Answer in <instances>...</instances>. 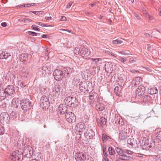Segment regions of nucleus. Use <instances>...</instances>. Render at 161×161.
Masks as SVG:
<instances>
[{"mask_svg": "<svg viewBox=\"0 0 161 161\" xmlns=\"http://www.w3.org/2000/svg\"><path fill=\"white\" fill-rule=\"evenodd\" d=\"M65 104L70 107H76L79 104L78 99L70 96H66L64 99Z\"/></svg>", "mask_w": 161, "mask_h": 161, "instance_id": "obj_1", "label": "nucleus"}, {"mask_svg": "<svg viewBox=\"0 0 161 161\" xmlns=\"http://www.w3.org/2000/svg\"><path fill=\"white\" fill-rule=\"evenodd\" d=\"M65 87V84L64 82L58 83L56 87L53 89V96L57 98L59 97L60 95L63 93V88Z\"/></svg>", "mask_w": 161, "mask_h": 161, "instance_id": "obj_2", "label": "nucleus"}, {"mask_svg": "<svg viewBox=\"0 0 161 161\" xmlns=\"http://www.w3.org/2000/svg\"><path fill=\"white\" fill-rule=\"evenodd\" d=\"M33 150L32 147L29 145L25 147L23 150L22 155L24 157L30 158L33 154Z\"/></svg>", "mask_w": 161, "mask_h": 161, "instance_id": "obj_3", "label": "nucleus"}, {"mask_svg": "<svg viewBox=\"0 0 161 161\" xmlns=\"http://www.w3.org/2000/svg\"><path fill=\"white\" fill-rule=\"evenodd\" d=\"M86 126L84 123H79L77 124L75 127L76 130V133L78 136V137L80 138L81 135L85 130Z\"/></svg>", "mask_w": 161, "mask_h": 161, "instance_id": "obj_4", "label": "nucleus"}, {"mask_svg": "<svg viewBox=\"0 0 161 161\" xmlns=\"http://www.w3.org/2000/svg\"><path fill=\"white\" fill-rule=\"evenodd\" d=\"M40 103L43 109L48 108L50 105V103L47 97L44 95L42 96L40 100Z\"/></svg>", "mask_w": 161, "mask_h": 161, "instance_id": "obj_5", "label": "nucleus"}, {"mask_svg": "<svg viewBox=\"0 0 161 161\" xmlns=\"http://www.w3.org/2000/svg\"><path fill=\"white\" fill-rule=\"evenodd\" d=\"M23 157V156L21 153H19L18 150H16L12 153L9 159L12 161H21Z\"/></svg>", "mask_w": 161, "mask_h": 161, "instance_id": "obj_6", "label": "nucleus"}, {"mask_svg": "<svg viewBox=\"0 0 161 161\" xmlns=\"http://www.w3.org/2000/svg\"><path fill=\"white\" fill-rule=\"evenodd\" d=\"M21 107L24 111H26L27 110L31 108V103L28 99H23L20 103Z\"/></svg>", "mask_w": 161, "mask_h": 161, "instance_id": "obj_7", "label": "nucleus"}, {"mask_svg": "<svg viewBox=\"0 0 161 161\" xmlns=\"http://www.w3.org/2000/svg\"><path fill=\"white\" fill-rule=\"evenodd\" d=\"M10 117L7 112H2L0 115V122L2 124L9 123Z\"/></svg>", "mask_w": 161, "mask_h": 161, "instance_id": "obj_8", "label": "nucleus"}, {"mask_svg": "<svg viewBox=\"0 0 161 161\" xmlns=\"http://www.w3.org/2000/svg\"><path fill=\"white\" fill-rule=\"evenodd\" d=\"M65 118L67 121L69 123H72L75 121V116L74 113H73L72 112H66Z\"/></svg>", "mask_w": 161, "mask_h": 161, "instance_id": "obj_9", "label": "nucleus"}, {"mask_svg": "<svg viewBox=\"0 0 161 161\" xmlns=\"http://www.w3.org/2000/svg\"><path fill=\"white\" fill-rule=\"evenodd\" d=\"M63 73L61 70L56 69L53 72V75L55 79L56 80H59L63 78Z\"/></svg>", "mask_w": 161, "mask_h": 161, "instance_id": "obj_10", "label": "nucleus"}, {"mask_svg": "<svg viewBox=\"0 0 161 161\" xmlns=\"http://www.w3.org/2000/svg\"><path fill=\"white\" fill-rule=\"evenodd\" d=\"M75 158L76 161H84L86 159V157L83 153L78 152L75 155Z\"/></svg>", "mask_w": 161, "mask_h": 161, "instance_id": "obj_11", "label": "nucleus"}, {"mask_svg": "<svg viewBox=\"0 0 161 161\" xmlns=\"http://www.w3.org/2000/svg\"><path fill=\"white\" fill-rule=\"evenodd\" d=\"M129 136V132H127V130L124 129L119 133V139L123 140L127 138Z\"/></svg>", "mask_w": 161, "mask_h": 161, "instance_id": "obj_12", "label": "nucleus"}, {"mask_svg": "<svg viewBox=\"0 0 161 161\" xmlns=\"http://www.w3.org/2000/svg\"><path fill=\"white\" fill-rule=\"evenodd\" d=\"M145 92L146 88L144 86L140 85L136 89V95L141 96L144 95Z\"/></svg>", "mask_w": 161, "mask_h": 161, "instance_id": "obj_13", "label": "nucleus"}, {"mask_svg": "<svg viewBox=\"0 0 161 161\" xmlns=\"http://www.w3.org/2000/svg\"><path fill=\"white\" fill-rule=\"evenodd\" d=\"M7 96H11L15 92V88L13 86L8 85L5 89Z\"/></svg>", "mask_w": 161, "mask_h": 161, "instance_id": "obj_14", "label": "nucleus"}, {"mask_svg": "<svg viewBox=\"0 0 161 161\" xmlns=\"http://www.w3.org/2000/svg\"><path fill=\"white\" fill-rule=\"evenodd\" d=\"M112 63H106L105 65V69L108 73L110 74L112 73L114 71V68Z\"/></svg>", "mask_w": 161, "mask_h": 161, "instance_id": "obj_15", "label": "nucleus"}, {"mask_svg": "<svg viewBox=\"0 0 161 161\" xmlns=\"http://www.w3.org/2000/svg\"><path fill=\"white\" fill-rule=\"evenodd\" d=\"M80 53L83 57L86 58L89 55L90 52L88 51V49L85 47L80 49Z\"/></svg>", "mask_w": 161, "mask_h": 161, "instance_id": "obj_16", "label": "nucleus"}, {"mask_svg": "<svg viewBox=\"0 0 161 161\" xmlns=\"http://www.w3.org/2000/svg\"><path fill=\"white\" fill-rule=\"evenodd\" d=\"M67 108L65 105L61 104L58 108V112L60 114H63L67 112Z\"/></svg>", "mask_w": 161, "mask_h": 161, "instance_id": "obj_17", "label": "nucleus"}, {"mask_svg": "<svg viewBox=\"0 0 161 161\" xmlns=\"http://www.w3.org/2000/svg\"><path fill=\"white\" fill-rule=\"evenodd\" d=\"M86 136L88 137L89 139H92L95 136V133L94 131L91 128H89L87 129L86 132Z\"/></svg>", "mask_w": 161, "mask_h": 161, "instance_id": "obj_18", "label": "nucleus"}, {"mask_svg": "<svg viewBox=\"0 0 161 161\" xmlns=\"http://www.w3.org/2000/svg\"><path fill=\"white\" fill-rule=\"evenodd\" d=\"M97 120L102 127L105 125L107 122V119L103 117H100V119H97Z\"/></svg>", "mask_w": 161, "mask_h": 161, "instance_id": "obj_19", "label": "nucleus"}, {"mask_svg": "<svg viewBox=\"0 0 161 161\" xmlns=\"http://www.w3.org/2000/svg\"><path fill=\"white\" fill-rule=\"evenodd\" d=\"M99 97L98 95L96 92H90L89 95V98L92 102H93L96 98Z\"/></svg>", "mask_w": 161, "mask_h": 161, "instance_id": "obj_20", "label": "nucleus"}, {"mask_svg": "<svg viewBox=\"0 0 161 161\" xmlns=\"http://www.w3.org/2000/svg\"><path fill=\"white\" fill-rule=\"evenodd\" d=\"M5 91V89H0V99L1 100H4L6 96H7V94Z\"/></svg>", "mask_w": 161, "mask_h": 161, "instance_id": "obj_21", "label": "nucleus"}, {"mask_svg": "<svg viewBox=\"0 0 161 161\" xmlns=\"http://www.w3.org/2000/svg\"><path fill=\"white\" fill-rule=\"evenodd\" d=\"M142 81V80L140 77H137L133 80L132 83V85L134 86H137L140 84Z\"/></svg>", "mask_w": 161, "mask_h": 161, "instance_id": "obj_22", "label": "nucleus"}, {"mask_svg": "<svg viewBox=\"0 0 161 161\" xmlns=\"http://www.w3.org/2000/svg\"><path fill=\"white\" fill-rule=\"evenodd\" d=\"M87 84L85 83H81L79 84V89L82 92H85L87 90Z\"/></svg>", "mask_w": 161, "mask_h": 161, "instance_id": "obj_23", "label": "nucleus"}, {"mask_svg": "<svg viewBox=\"0 0 161 161\" xmlns=\"http://www.w3.org/2000/svg\"><path fill=\"white\" fill-rule=\"evenodd\" d=\"M148 92L150 94L153 95L157 93L158 92V90L155 87H153L148 89Z\"/></svg>", "mask_w": 161, "mask_h": 161, "instance_id": "obj_24", "label": "nucleus"}, {"mask_svg": "<svg viewBox=\"0 0 161 161\" xmlns=\"http://www.w3.org/2000/svg\"><path fill=\"white\" fill-rule=\"evenodd\" d=\"M20 74L22 77H27L28 75V72L26 69L23 67L21 71Z\"/></svg>", "mask_w": 161, "mask_h": 161, "instance_id": "obj_25", "label": "nucleus"}, {"mask_svg": "<svg viewBox=\"0 0 161 161\" xmlns=\"http://www.w3.org/2000/svg\"><path fill=\"white\" fill-rule=\"evenodd\" d=\"M118 158H115V161H121L122 160H127L129 159V157L124 154L121 156H119Z\"/></svg>", "mask_w": 161, "mask_h": 161, "instance_id": "obj_26", "label": "nucleus"}, {"mask_svg": "<svg viewBox=\"0 0 161 161\" xmlns=\"http://www.w3.org/2000/svg\"><path fill=\"white\" fill-rule=\"evenodd\" d=\"M10 56V53H6L5 52H2V53L0 54V58L6 59L7 58Z\"/></svg>", "mask_w": 161, "mask_h": 161, "instance_id": "obj_27", "label": "nucleus"}, {"mask_svg": "<svg viewBox=\"0 0 161 161\" xmlns=\"http://www.w3.org/2000/svg\"><path fill=\"white\" fill-rule=\"evenodd\" d=\"M115 151L118 154L116 156L117 158H119V156H121L124 154V151L122 149L119 147H116L115 148Z\"/></svg>", "mask_w": 161, "mask_h": 161, "instance_id": "obj_28", "label": "nucleus"}, {"mask_svg": "<svg viewBox=\"0 0 161 161\" xmlns=\"http://www.w3.org/2000/svg\"><path fill=\"white\" fill-rule=\"evenodd\" d=\"M28 56V55L27 54L24 53L21 54L20 57V61L22 62L27 61Z\"/></svg>", "mask_w": 161, "mask_h": 161, "instance_id": "obj_29", "label": "nucleus"}, {"mask_svg": "<svg viewBox=\"0 0 161 161\" xmlns=\"http://www.w3.org/2000/svg\"><path fill=\"white\" fill-rule=\"evenodd\" d=\"M144 145L147 148L148 147H152V144L150 142L149 140L147 138L146 139V138H145L144 140Z\"/></svg>", "mask_w": 161, "mask_h": 161, "instance_id": "obj_30", "label": "nucleus"}, {"mask_svg": "<svg viewBox=\"0 0 161 161\" xmlns=\"http://www.w3.org/2000/svg\"><path fill=\"white\" fill-rule=\"evenodd\" d=\"M10 115L11 118L14 119H16L18 117L19 115V113L18 112L12 111Z\"/></svg>", "mask_w": 161, "mask_h": 161, "instance_id": "obj_31", "label": "nucleus"}, {"mask_svg": "<svg viewBox=\"0 0 161 161\" xmlns=\"http://www.w3.org/2000/svg\"><path fill=\"white\" fill-rule=\"evenodd\" d=\"M96 108L99 111H103L105 108L104 105L102 103H99L97 105Z\"/></svg>", "mask_w": 161, "mask_h": 161, "instance_id": "obj_32", "label": "nucleus"}, {"mask_svg": "<svg viewBox=\"0 0 161 161\" xmlns=\"http://www.w3.org/2000/svg\"><path fill=\"white\" fill-rule=\"evenodd\" d=\"M90 59L92 61L94 62L96 64H101L102 63V59L101 58H90Z\"/></svg>", "mask_w": 161, "mask_h": 161, "instance_id": "obj_33", "label": "nucleus"}, {"mask_svg": "<svg viewBox=\"0 0 161 161\" xmlns=\"http://www.w3.org/2000/svg\"><path fill=\"white\" fill-rule=\"evenodd\" d=\"M151 97L149 96L146 95L143 97V101L145 102H149L151 100Z\"/></svg>", "mask_w": 161, "mask_h": 161, "instance_id": "obj_34", "label": "nucleus"}, {"mask_svg": "<svg viewBox=\"0 0 161 161\" xmlns=\"http://www.w3.org/2000/svg\"><path fill=\"white\" fill-rule=\"evenodd\" d=\"M109 138L110 139L111 138L105 134H103L102 135V140L103 142L106 141Z\"/></svg>", "mask_w": 161, "mask_h": 161, "instance_id": "obj_35", "label": "nucleus"}, {"mask_svg": "<svg viewBox=\"0 0 161 161\" xmlns=\"http://www.w3.org/2000/svg\"><path fill=\"white\" fill-rule=\"evenodd\" d=\"M108 151L109 154L111 155H114L115 153L114 148L112 147H108Z\"/></svg>", "mask_w": 161, "mask_h": 161, "instance_id": "obj_36", "label": "nucleus"}, {"mask_svg": "<svg viewBox=\"0 0 161 161\" xmlns=\"http://www.w3.org/2000/svg\"><path fill=\"white\" fill-rule=\"evenodd\" d=\"M17 85L21 87H25L26 86L25 82L23 81L22 82L21 80L18 81Z\"/></svg>", "mask_w": 161, "mask_h": 161, "instance_id": "obj_37", "label": "nucleus"}, {"mask_svg": "<svg viewBox=\"0 0 161 161\" xmlns=\"http://www.w3.org/2000/svg\"><path fill=\"white\" fill-rule=\"evenodd\" d=\"M64 69L65 71V73H66L67 75H69L72 72L71 69L69 67H66L64 68Z\"/></svg>", "mask_w": 161, "mask_h": 161, "instance_id": "obj_38", "label": "nucleus"}, {"mask_svg": "<svg viewBox=\"0 0 161 161\" xmlns=\"http://www.w3.org/2000/svg\"><path fill=\"white\" fill-rule=\"evenodd\" d=\"M123 42V41L120 39H118L113 41V43L114 44H121Z\"/></svg>", "mask_w": 161, "mask_h": 161, "instance_id": "obj_39", "label": "nucleus"}, {"mask_svg": "<svg viewBox=\"0 0 161 161\" xmlns=\"http://www.w3.org/2000/svg\"><path fill=\"white\" fill-rule=\"evenodd\" d=\"M114 92L117 95H118L119 92V88L118 86H116L114 89Z\"/></svg>", "mask_w": 161, "mask_h": 161, "instance_id": "obj_40", "label": "nucleus"}, {"mask_svg": "<svg viewBox=\"0 0 161 161\" xmlns=\"http://www.w3.org/2000/svg\"><path fill=\"white\" fill-rule=\"evenodd\" d=\"M114 120L115 121V123H117V124H119V125L120 124V120H119V119H118V116L117 114H115L114 115Z\"/></svg>", "mask_w": 161, "mask_h": 161, "instance_id": "obj_41", "label": "nucleus"}, {"mask_svg": "<svg viewBox=\"0 0 161 161\" xmlns=\"http://www.w3.org/2000/svg\"><path fill=\"white\" fill-rule=\"evenodd\" d=\"M119 60L123 63H125L127 60V59L126 58H123L120 57L119 58Z\"/></svg>", "mask_w": 161, "mask_h": 161, "instance_id": "obj_42", "label": "nucleus"}, {"mask_svg": "<svg viewBox=\"0 0 161 161\" xmlns=\"http://www.w3.org/2000/svg\"><path fill=\"white\" fill-rule=\"evenodd\" d=\"M32 13H33L37 15H39L40 14H42L43 12L42 11H30Z\"/></svg>", "mask_w": 161, "mask_h": 161, "instance_id": "obj_43", "label": "nucleus"}, {"mask_svg": "<svg viewBox=\"0 0 161 161\" xmlns=\"http://www.w3.org/2000/svg\"><path fill=\"white\" fill-rule=\"evenodd\" d=\"M146 17L148 19L150 20H152L154 19V18L153 16L150 15L147 13H146Z\"/></svg>", "mask_w": 161, "mask_h": 161, "instance_id": "obj_44", "label": "nucleus"}, {"mask_svg": "<svg viewBox=\"0 0 161 161\" xmlns=\"http://www.w3.org/2000/svg\"><path fill=\"white\" fill-rule=\"evenodd\" d=\"M8 105V102H7L5 101H4L2 103V104L0 106L3 108H5Z\"/></svg>", "mask_w": 161, "mask_h": 161, "instance_id": "obj_45", "label": "nucleus"}, {"mask_svg": "<svg viewBox=\"0 0 161 161\" xmlns=\"http://www.w3.org/2000/svg\"><path fill=\"white\" fill-rule=\"evenodd\" d=\"M119 53L122 55H129L131 54L130 52H129V53H127L125 51H120L119 52Z\"/></svg>", "mask_w": 161, "mask_h": 161, "instance_id": "obj_46", "label": "nucleus"}, {"mask_svg": "<svg viewBox=\"0 0 161 161\" xmlns=\"http://www.w3.org/2000/svg\"><path fill=\"white\" fill-rule=\"evenodd\" d=\"M23 21L24 23H27L32 21V20L29 18H25L23 20Z\"/></svg>", "mask_w": 161, "mask_h": 161, "instance_id": "obj_47", "label": "nucleus"}, {"mask_svg": "<svg viewBox=\"0 0 161 161\" xmlns=\"http://www.w3.org/2000/svg\"><path fill=\"white\" fill-rule=\"evenodd\" d=\"M156 139L158 142H159V141L161 142V131L159 132L158 135Z\"/></svg>", "mask_w": 161, "mask_h": 161, "instance_id": "obj_48", "label": "nucleus"}, {"mask_svg": "<svg viewBox=\"0 0 161 161\" xmlns=\"http://www.w3.org/2000/svg\"><path fill=\"white\" fill-rule=\"evenodd\" d=\"M80 51L79 47H75L74 50V52L75 54H78L80 52Z\"/></svg>", "mask_w": 161, "mask_h": 161, "instance_id": "obj_49", "label": "nucleus"}, {"mask_svg": "<svg viewBox=\"0 0 161 161\" xmlns=\"http://www.w3.org/2000/svg\"><path fill=\"white\" fill-rule=\"evenodd\" d=\"M4 133V129L2 126L0 125V135L3 134Z\"/></svg>", "mask_w": 161, "mask_h": 161, "instance_id": "obj_50", "label": "nucleus"}, {"mask_svg": "<svg viewBox=\"0 0 161 161\" xmlns=\"http://www.w3.org/2000/svg\"><path fill=\"white\" fill-rule=\"evenodd\" d=\"M37 26L35 25H32L31 26V28L34 30L38 31H40V29L37 27Z\"/></svg>", "mask_w": 161, "mask_h": 161, "instance_id": "obj_51", "label": "nucleus"}, {"mask_svg": "<svg viewBox=\"0 0 161 161\" xmlns=\"http://www.w3.org/2000/svg\"><path fill=\"white\" fill-rule=\"evenodd\" d=\"M28 34L29 35H32V36H36L37 35L36 33L30 31L28 32Z\"/></svg>", "mask_w": 161, "mask_h": 161, "instance_id": "obj_52", "label": "nucleus"}, {"mask_svg": "<svg viewBox=\"0 0 161 161\" xmlns=\"http://www.w3.org/2000/svg\"><path fill=\"white\" fill-rule=\"evenodd\" d=\"M130 71L133 73H137L139 72L138 70H136L134 69H130Z\"/></svg>", "mask_w": 161, "mask_h": 161, "instance_id": "obj_53", "label": "nucleus"}, {"mask_svg": "<svg viewBox=\"0 0 161 161\" xmlns=\"http://www.w3.org/2000/svg\"><path fill=\"white\" fill-rule=\"evenodd\" d=\"M48 67L46 65H45L42 67V69L44 71H46L48 69Z\"/></svg>", "mask_w": 161, "mask_h": 161, "instance_id": "obj_54", "label": "nucleus"}, {"mask_svg": "<svg viewBox=\"0 0 161 161\" xmlns=\"http://www.w3.org/2000/svg\"><path fill=\"white\" fill-rule=\"evenodd\" d=\"M72 4H73V2H69L68 3V4H67V5H66L67 8H69L71 6Z\"/></svg>", "mask_w": 161, "mask_h": 161, "instance_id": "obj_55", "label": "nucleus"}, {"mask_svg": "<svg viewBox=\"0 0 161 161\" xmlns=\"http://www.w3.org/2000/svg\"><path fill=\"white\" fill-rule=\"evenodd\" d=\"M67 19L66 17L64 16H61V18L60 19V20L61 21H65Z\"/></svg>", "mask_w": 161, "mask_h": 161, "instance_id": "obj_56", "label": "nucleus"}, {"mask_svg": "<svg viewBox=\"0 0 161 161\" xmlns=\"http://www.w3.org/2000/svg\"><path fill=\"white\" fill-rule=\"evenodd\" d=\"M134 15L137 18V19H140V18L137 13H135L134 14Z\"/></svg>", "mask_w": 161, "mask_h": 161, "instance_id": "obj_57", "label": "nucleus"}, {"mask_svg": "<svg viewBox=\"0 0 161 161\" xmlns=\"http://www.w3.org/2000/svg\"><path fill=\"white\" fill-rule=\"evenodd\" d=\"M135 61V60L134 58H131L130 59L129 62L130 63H133Z\"/></svg>", "mask_w": 161, "mask_h": 161, "instance_id": "obj_58", "label": "nucleus"}, {"mask_svg": "<svg viewBox=\"0 0 161 161\" xmlns=\"http://www.w3.org/2000/svg\"><path fill=\"white\" fill-rule=\"evenodd\" d=\"M125 152L128 154H131L133 153V152L132 151L128 150H126L125 151Z\"/></svg>", "mask_w": 161, "mask_h": 161, "instance_id": "obj_59", "label": "nucleus"}, {"mask_svg": "<svg viewBox=\"0 0 161 161\" xmlns=\"http://www.w3.org/2000/svg\"><path fill=\"white\" fill-rule=\"evenodd\" d=\"M103 155H104L105 157H107L108 155L106 152V151L103 152Z\"/></svg>", "mask_w": 161, "mask_h": 161, "instance_id": "obj_60", "label": "nucleus"}, {"mask_svg": "<svg viewBox=\"0 0 161 161\" xmlns=\"http://www.w3.org/2000/svg\"><path fill=\"white\" fill-rule=\"evenodd\" d=\"M145 36L147 37H149L150 36V34L148 33H145L144 34Z\"/></svg>", "mask_w": 161, "mask_h": 161, "instance_id": "obj_61", "label": "nucleus"}, {"mask_svg": "<svg viewBox=\"0 0 161 161\" xmlns=\"http://www.w3.org/2000/svg\"><path fill=\"white\" fill-rule=\"evenodd\" d=\"M48 35L47 34L43 35L42 36V37L43 38H47V37L48 36Z\"/></svg>", "mask_w": 161, "mask_h": 161, "instance_id": "obj_62", "label": "nucleus"}, {"mask_svg": "<svg viewBox=\"0 0 161 161\" xmlns=\"http://www.w3.org/2000/svg\"><path fill=\"white\" fill-rule=\"evenodd\" d=\"M1 25L3 27L6 26L7 25V24L5 22H3L1 24Z\"/></svg>", "mask_w": 161, "mask_h": 161, "instance_id": "obj_63", "label": "nucleus"}, {"mask_svg": "<svg viewBox=\"0 0 161 161\" xmlns=\"http://www.w3.org/2000/svg\"><path fill=\"white\" fill-rule=\"evenodd\" d=\"M45 18L47 19V20H51V19H52V17H51L50 16V17H45Z\"/></svg>", "mask_w": 161, "mask_h": 161, "instance_id": "obj_64", "label": "nucleus"}]
</instances>
